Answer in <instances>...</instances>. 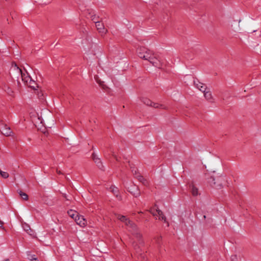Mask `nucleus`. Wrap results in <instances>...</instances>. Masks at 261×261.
<instances>
[{
	"mask_svg": "<svg viewBox=\"0 0 261 261\" xmlns=\"http://www.w3.org/2000/svg\"><path fill=\"white\" fill-rule=\"evenodd\" d=\"M117 218L121 222L124 223L125 225L127 226L128 231H130L134 237L138 240L139 245L138 246L137 243L134 242L133 243V246L136 252L139 253L140 248L142 246L143 242L141 240L142 236L136 225L124 216L117 215Z\"/></svg>",
	"mask_w": 261,
	"mask_h": 261,
	"instance_id": "f257e3e1",
	"label": "nucleus"
},
{
	"mask_svg": "<svg viewBox=\"0 0 261 261\" xmlns=\"http://www.w3.org/2000/svg\"><path fill=\"white\" fill-rule=\"evenodd\" d=\"M11 71L12 74L17 79L20 76L22 81L25 83H27L32 79L28 73L26 71L23 72L16 64L12 66Z\"/></svg>",
	"mask_w": 261,
	"mask_h": 261,
	"instance_id": "f03ea898",
	"label": "nucleus"
},
{
	"mask_svg": "<svg viewBox=\"0 0 261 261\" xmlns=\"http://www.w3.org/2000/svg\"><path fill=\"white\" fill-rule=\"evenodd\" d=\"M151 52L152 51L144 47H139L137 49V54L138 57L144 60H146L147 56L148 57Z\"/></svg>",
	"mask_w": 261,
	"mask_h": 261,
	"instance_id": "7ed1b4c3",
	"label": "nucleus"
},
{
	"mask_svg": "<svg viewBox=\"0 0 261 261\" xmlns=\"http://www.w3.org/2000/svg\"><path fill=\"white\" fill-rule=\"evenodd\" d=\"M141 100L142 102L147 106H150L154 108H161L163 109H165V107H164L163 105L153 102L146 97H142Z\"/></svg>",
	"mask_w": 261,
	"mask_h": 261,
	"instance_id": "20e7f679",
	"label": "nucleus"
},
{
	"mask_svg": "<svg viewBox=\"0 0 261 261\" xmlns=\"http://www.w3.org/2000/svg\"><path fill=\"white\" fill-rule=\"evenodd\" d=\"M210 185L214 188L220 189L222 188V179L220 178L215 179L213 177H211L208 181Z\"/></svg>",
	"mask_w": 261,
	"mask_h": 261,
	"instance_id": "39448f33",
	"label": "nucleus"
},
{
	"mask_svg": "<svg viewBox=\"0 0 261 261\" xmlns=\"http://www.w3.org/2000/svg\"><path fill=\"white\" fill-rule=\"evenodd\" d=\"M150 64L155 67L161 69L163 66V63L159 56L155 54Z\"/></svg>",
	"mask_w": 261,
	"mask_h": 261,
	"instance_id": "423d86ee",
	"label": "nucleus"
},
{
	"mask_svg": "<svg viewBox=\"0 0 261 261\" xmlns=\"http://www.w3.org/2000/svg\"><path fill=\"white\" fill-rule=\"evenodd\" d=\"M98 48L97 45L91 42V43H90L89 46H84L85 50L89 54H91L92 55L96 54V50Z\"/></svg>",
	"mask_w": 261,
	"mask_h": 261,
	"instance_id": "0eeeda50",
	"label": "nucleus"
},
{
	"mask_svg": "<svg viewBox=\"0 0 261 261\" xmlns=\"http://www.w3.org/2000/svg\"><path fill=\"white\" fill-rule=\"evenodd\" d=\"M194 85L196 88L202 92H204L205 90H207V87L206 85L200 82L198 80H194Z\"/></svg>",
	"mask_w": 261,
	"mask_h": 261,
	"instance_id": "6e6552de",
	"label": "nucleus"
},
{
	"mask_svg": "<svg viewBox=\"0 0 261 261\" xmlns=\"http://www.w3.org/2000/svg\"><path fill=\"white\" fill-rule=\"evenodd\" d=\"M95 26L99 33H101V35L106 34L107 32V29L105 28L103 23L99 21H95Z\"/></svg>",
	"mask_w": 261,
	"mask_h": 261,
	"instance_id": "1a4fd4ad",
	"label": "nucleus"
},
{
	"mask_svg": "<svg viewBox=\"0 0 261 261\" xmlns=\"http://www.w3.org/2000/svg\"><path fill=\"white\" fill-rule=\"evenodd\" d=\"M203 93L204 97L205 99L209 102H214V98L212 95V92H211L210 89L207 88V90H205L204 92H202Z\"/></svg>",
	"mask_w": 261,
	"mask_h": 261,
	"instance_id": "9d476101",
	"label": "nucleus"
},
{
	"mask_svg": "<svg viewBox=\"0 0 261 261\" xmlns=\"http://www.w3.org/2000/svg\"><path fill=\"white\" fill-rule=\"evenodd\" d=\"M75 221L76 224L79 225L81 227H85L87 224V221L82 216H79L75 218Z\"/></svg>",
	"mask_w": 261,
	"mask_h": 261,
	"instance_id": "9b49d317",
	"label": "nucleus"
},
{
	"mask_svg": "<svg viewBox=\"0 0 261 261\" xmlns=\"http://www.w3.org/2000/svg\"><path fill=\"white\" fill-rule=\"evenodd\" d=\"M2 133L6 136H10L12 135V132L10 128L6 125H4L1 129Z\"/></svg>",
	"mask_w": 261,
	"mask_h": 261,
	"instance_id": "f8f14e48",
	"label": "nucleus"
},
{
	"mask_svg": "<svg viewBox=\"0 0 261 261\" xmlns=\"http://www.w3.org/2000/svg\"><path fill=\"white\" fill-rule=\"evenodd\" d=\"M92 159L94 160V162L96 164V165L97 167L100 169H102L103 168V166L102 165V162L99 158L97 157V156L95 154L93 153L92 155Z\"/></svg>",
	"mask_w": 261,
	"mask_h": 261,
	"instance_id": "ddd939ff",
	"label": "nucleus"
},
{
	"mask_svg": "<svg viewBox=\"0 0 261 261\" xmlns=\"http://www.w3.org/2000/svg\"><path fill=\"white\" fill-rule=\"evenodd\" d=\"M129 192L136 197L140 195V192L139 191L138 188L135 186H132L129 189Z\"/></svg>",
	"mask_w": 261,
	"mask_h": 261,
	"instance_id": "4468645a",
	"label": "nucleus"
},
{
	"mask_svg": "<svg viewBox=\"0 0 261 261\" xmlns=\"http://www.w3.org/2000/svg\"><path fill=\"white\" fill-rule=\"evenodd\" d=\"M156 212L157 213V215L156 216H159V220H163L165 222L167 223L166 217L163 215V212L161 210L157 208L156 210Z\"/></svg>",
	"mask_w": 261,
	"mask_h": 261,
	"instance_id": "2eb2a0df",
	"label": "nucleus"
},
{
	"mask_svg": "<svg viewBox=\"0 0 261 261\" xmlns=\"http://www.w3.org/2000/svg\"><path fill=\"white\" fill-rule=\"evenodd\" d=\"M190 189L192 194L194 196H196L199 194L198 189L194 185H190Z\"/></svg>",
	"mask_w": 261,
	"mask_h": 261,
	"instance_id": "dca6fc26",
	"label": "nucleus"
},
{
	"mask_svg": "<svg viewBox=\"0 0 261 261\" xmlns=\"http://www.w3.org/2000/svg\"><path fill=\"white\" fill-rule=\"evenodd\" d=\"M17 193H18L20 197L24 200H28V195L25 193L23 192L21 190H18Z\"/></svg>",
	"mask_w": 261,
	"mask_h": 261,
	"instance_id": "f3484780",
	"label": "nucleus"
},
{
	"mask_svg": "<svg viewBox=\"0 0 261 261\" xmlns=\"http://www.w3.org/2000/svg\"><path fill=\"white\" fill-rule=\"evenodd\" d=\"M68 214L70 217L74 219V220H75V217L77 218V217H78V215H79L77 212H76L74 210H70L68 211Z\"/></svg>",
	"mask_w": 261,
	"mask_h": 261,
	"instance_id": "a211bd4d",
	"label": "nucleus"
},
{
	"mask_svg": "<svg viewBox=\"0 0 261 261\" xmlns=\"http://www.w3.org/2000/svg\"><path fill=\"white\" fill-rule=\"evenodd\" d=\"M23 228L24 230L29 234L32 235V232H33V231L31 229V228L29 225H28L27 224H24L23 225Z\"/></svg>",
	"mask_w": 261,
	"mask_h": 261,
	"instance_id": "6ab92c4d",
	"label": "nucleus"
},
{
	"mask_svg": "<svg viewBox=\"0 0 261 261\" xmlns=\"http://www.w3.org/2000/svg\"><path fill=\"white\" fill-rule=\"evenodd\" d=\"M111 191L117 197H118V189L115 186H112L110 187Z\"/></svg>",
	"mask_w": 261,
	"mask_h": 261,
	"instance_id": "aec40b11",
	"label": "nucleus"
},
{
	"mask_svg": "<svg viewBox=\"0 0 261 261\" xmlns=\"http://www.w3.org/2000/svg\"><path fill=\"white\" fill-rule=\"evenodd\" d=\"M27 85L29 87L33 88V89H35V82L32 79H31L30 81H29L27 83L25 84Z\"/></svg>",
	"mask_w": 261,
	"mask_h": 261,
	"instance_id": "412c9836",
	"label": "nucleus"
},
{
	"mask_svg": "<svg viewBox=\"0 0 261 261\" xmlns=\"http://www.w3.org/2000/svg\"><path fill=\"white\" fill-rule=\"evenodd\" d=\"M155 55V54L152 51L151 53L149 54V55H148V57L147 56V58L145 60L148 61L150 63Z\"/></svg>",
	"mask_w": 261,
	"mask_h": 261,
	"instance_id": "4be33fe9",
	"label": "nucleus"
},
{
	"mask_svg": "<svg viewBox=\"0 0 261 261\" xmlns=\"http://www.w3.org/2000/svg\"><path fill=\"white\" fill-rule=\"evenodd\" d=\"M137 178L140 182H142L144 185H147V182L146 181V180L144 179V178L142 176L138 175L137 176Z\"/></svg>",
	"mask_w": 261,
	"mask_h": 261,
	"instance_id": "5701e85b",
	"label": "nucleus"
},
{
	"mask_svg": "<svg viewBox=\"0 0 261 261\" xmlns=\"http://www.w3.org/2000/svg\"><path fill=\"white\" fill-rule=\"evenodd\" d=\"M0 175L1 176L4 178H8L9 175L8 172L3 171L2 170L0 171Z\"/></svg>",
	"mask_w": 261,
	"mask_h": 261,
	"instance_id": "b1692460",
	"label": "nucleus"
},
{
	"mask_svg": "<svg viewBox=\"0 0 261 261\" xmlns=\"http://www.w3.org/2000/svg\"><path fill=\"white\" fill-rule=\"evenodd\" d=\"M157 208H151L150 210H149V212L154 216H156L157 214V213L156 212V210Z\"/></svg>",
	"mask_w": 261,
	"mask_h": 261,
	"instance_id": "393cba45",
	"label": "nucleus"
},
{
	"mask_svg": "<svg viewBox=\"0 0 261 261\" xmlns=\"http://www.w3.org/2000/svg\"><path fill=\"white\" fill-rule=\"evenodd\" d=\"M5 90L7 92V93L10 95H11L12 93V90L9 88V87H7V88H5Z\"/></svg>",
	"mask_w": 261,
	"mask_h": 261,
	"instance_id": "a878e982",
	"label": "nucleus"
},
{
	"mask_svg": "<svg viewBox=\"0 0 261 261\" xmlns=\"http://www.w3.org/2000/svg\"><path fill=\"white\" fill-rule=\"evenodd\" d=\"M95 79L96 80L97 82L98 83H99V84L100 85V86H102V82H101L98 79V77L97 76H95Z\"/></svg>",
	"mask_w": 261,
	"mask_h": 261,
	"instance_id": "bb28decb",
	"label": "nucleus"
},
{
	"mask_svg": "<svg viewBox=\"0 0 261 261\" xmlns=\"http://www.w3.org/2000/svg\"><path fill=\"white\" fill-rule=\"evenodd\" d=\"M31 261H38V259L35 257V255L31 256V258H30Z\"/></svg>",
	"mask_w": 261,
	"mask_h": 261,
	"instance_id": "cd10ccee",
	"label": "nucleus"
},
{
	"mask_svg": "<svg viewBox=\"0 0 261 261\" xmlns=\"http://www.w3.org/2000/svg\"><path fill=\"white\" fill-rule=\"evenodd\" d=\"M91 17L92 20L93 21H94V22H95V21H97L96 15H93L91 16Z\"/></svg>",
	"mask_w": 261,
	"mask_h": 261,
	"instance_id": "c85d7f7f",
	"label": "nucleus"
},
{
	"mask_svg": "<svg viewBox=\"0 0 261 261\" xmlns=\"http://www.w3.org/2000/svg\"><path fill=\"white\" fill-rule=\"evenodd\" d=\"M3 225L4 222L0 220V227L4 229V227H3Z\"/></svg>",
	"mask_w": 261,
	"mask_h": 261,
	"instance_id": "c756f323",
	"label": "nucleus"
},
{
	"mask_svg": "<svg viewBox=\"0 0 261 261\" xmlns=\"http://www.w3.org/2000/svg\"><path fill=\"white\" fill-rule=\"evenodd\" d=\"M57 173H58V174H61V171H57Z\"/></svg>",
	"mask_w": 261,
	"mask_h": 261,
	"instance_id": "7c9ffc66",
	"label": "nucleus"
},
{
	"mask_svg": "<svg viewBox=\"0 0 261 261\" xmlns=\"http://www.w3.org/2000/svg\"><path fill=\"white\" fill-rule=\"evenodd\" d=\"M113 155L117 160V159L116 156L114 154H113Z\"/></svg>",
	"mask_w": 261,
	"mask_h": 261,
	"instance_id": "2f4dec72",
	"label": "nucleus"
},
{
	"mask_svg": "<svg viewBox=\"0 0 261 261\" xmlns=\"http://www.w3.org/2000/svg\"><path fill=\"white\" fill-rule=\"evenodd\" d=\"M4 261H10V260L9 259H6Z\"/></svg>",
	"mask_w": 261,
	"mask_h": 261,
	"instance_id": "473e14b6",
	"label": "nucleus"
},
{
	"mask_svg": "<svg viewBox=\"0 0 261 261\" xmlns=\"http://www.w3.org/2000/svg\"><path fill=\"white\" fill-rule=\"evenodd\" d=\"M203 217L205 219L206 217H205V216H203Z\"/></svg>",
	"mask_w": 261,
	"mask_h": 261,
	"instance_id": "72a5a7b5",
	"label": "nucleus"
}]
</instances>
